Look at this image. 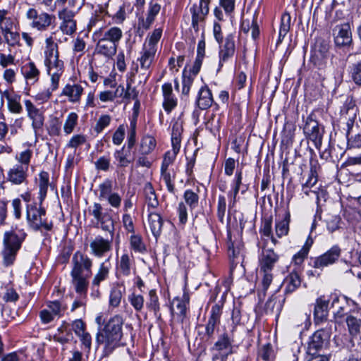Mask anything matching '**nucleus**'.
Listing matches in <instances>:
<instances>
[{
	"instance_id": "423d86ee",
	"label": "nucleus",
	"mask_w": 361,
	"mask_h": 361,
	"mask_svg": "<svg viewBox=\"0 0 361 361\" xmlns=\"http://www.w3.org/2000/svg\"><path fill=\"white\" fill-rule=\"evenodd\" d=\"M209 0H195L190 8L191 26L196 32H199L209 13Z\"/></svg>"
},
{
	"instance_id": "20e7f679",
	"label": "nucleus",
	"mask_w": 361,
	"mask_h": 361,
	"mask_svg": "<svg viewBox=\"0 0 361 361\" xmlns=\"http://www.w3.org/2000/svg\"><path fill=\"white\" fill-rule=\"evenodd\" d=\"M26 236L23 230H11L4 233L1 252L4 265L8 267L13 264Z\"/></svg>"
},
{
	"instance_id": "774afa93",
	"label": "nucleus",
	"mask_w": 361,
	"mask_h": 361,
	"mask_svg": "<svg viewBox=\"0 0 361 361\" xmlns=\"http://www.w3.org/2000/svg\"><path fill=\"white\" fill-rule=\"evenodd\" d=\"M122 292L119 288H113L110 293L109 304L112 307H118L121 301Z\"/></svg>"
},
{
	"instance_id": "c9c22d12",
	"label": "nucleus",
	"mask_w": 361,
	"mask_h": 361,
	"mask_svg": "<svg viewBox=\"0 0 361 361\" xmlns=\"http://www.w3.org/2000/svg\"><path fill=\"white\" fill-rule=\"evenodd\" d=\"M358 109L352 99H347L345 104L341 109V114L345 120L355 122Z\"/></svg>"
},
{
	"instance_id": "338daca9",
	"label": "nucleus",
	"mask_w": 361,
	"mask_h": 361,
	"mask_svg": "<svg viewBox=\"0 0 361 361\" xmlns=\"http://www.w3.org/2000/svg\"><path fill=\"white\" fill-rule=\"evenodd\" d=\"M125 134L126 127L123 124H121L118 127L113 135V143L116 145H120L124 140Z\"/></svg>"
},
{
	"instance_id": "49530a36",
	"label": "nucleus",
	"mask_w": 361,
	"mask_h": 361,
	"mask_svg": "<svg viewBox=\"0 0 361 361\" xmlns=\"http://www.w3.org/2000/svg\"><path fill=\"white\" fill-rule=\"evenodd\" d=\"M78 116L75 112H71L68 114L63 124V131L66 135L71 134L78 124Z\"/></svg>"
},
{
	"instance_id": "c85d7f7f",
	"label": "nucleus",
	"mask_w": 361,
	"mask_h": 361,
	"mask_svg": "<svg viewBox=\"0 0 361 361\" xmlns=\"http://www.w3.org/2000/svg\"><path fill=\"white\" fill-rule=\"evenodd\" d=\"M197 106L201 109L209 108L213 103V97L207 87H202L198 92Z\"/></svg>"
},
{
	"instance_id": "5701e85b",
	"label": "nucleus",
	"mask_w": 361,
	"mask_h": 361,
	"mask_svg": "<svg viewBox=\"0 0 361 361\" xmlns=\"http://www.w3.org/2000/svg\"><path fill=\"white\" fill-rule=\"evenodd\" d=\"M329 309V300L324 296L319 297L317 299L314 316L316 322H320L326 319Z\"/></svg>"
},
{
	"instance_id": "4d7b16f0",
	"label": "nucleus",
	"mask_w": 361,
	"mask_h": 361,
	"mask_svg": "<svg viewBox=\"0 0 361 361\" xmlns=\"http://www.w3.org/2000/svg\"><path fill=\"white\" fill-rule=\"evenodd\" d=\"M128 300L137 312L141 311L143 308L144 298L142 295L133 293L128 295Z\"/></svg>"
},
{
	"instance_id": "6e6552de",
	"label": "nucleus",
	"mask_w": 361,
	"mask_h": 361,
	"mask_svg": "<svg viewBox=\"0 0 361 361\" xmlns=\"http://www.w3.org/2000/svg\"><path fill=\"white\" fill-rule=\"evenodd\" d=\"M44 65L47 68L63 67V61L59 59V47L50 36L45 39L44 49Z\"/></svg>"
},
{
	"instance_id": "bb28decb",
	"label": "nucleus",
	"mask_w": 361,
	"mask_h": 361,
	"mask_svg": "<svg viewBox=\"0 0 361 361\" xmlns=\"http://www.w3.org/2000/svg\"><path fill=\"white\" fill-rule=\"evenodd\" d=\"M157 49L143 46L140 57L138 58L140 68L142 70H148L154 61Z\"/></svg>"
},
{
	"instance_id": "a878e982",
	"label": "nucleus",
	"mask_w": 361,
	"mask_h": 361,
	"mask_svg": "<svg viewBox=\"0 0 361 361\" xmlns=\"http://www.w3.org/2000/svg\"><path fill=\"white\" fill-rule=\"evenodd\" d=\"M148 224L152 235L157 238L161 233L163 226V219L157 212H150L148 214Z\"/></svg>"
},
{
	"instance_id": "6e6d98bb",
	"label": "nucleus",
	"mask_w": 361,
	"mask_h": 361,
	"mask_svg": "<svg viewBox=\"0 0 361 361\" xmlns=\"http://www.w3.org/2000/svg\"><path fill=\"white\" fill-rule=\"evenodd\" d=\"M195 76L192 75L190 73H187L185 70L183 73V87H182V94L185 95H188L190 90V87L192 85Z\"/></svg>"
},
{
	"instance_id": "c756f323",
	"label": "nucleus",
	"mask_w": 361,
	"mask_h": 361,
	"mask_svg": "<svg viewBox=\"0 0 361 361\" xmlns=\"http://www.w3.org/2000/svg\"><path fill=\"white\" fill-rule=\"evenodd\" d=\"M22 73L27 83L34 84L39 76V71L33 62H29L22 67Z\"/></svg>"
},
{
	"instance_id": "ddd939ff",
	"label": "nucleus",
	"mask_w": 361,
	"mask_h": 361,
	"mask_svg": "<svg viewBox=\"0 0 361 361\" xmlns=\"http://www.w3.org/2000/svg\"><path fill=\"white\" fill-rule=\"evenodd\" d=\"M234 37L235 36L232 33L227 35L224 43L220 46L218 71H219L223 67L224 64L228 62L235 54V44Z\"/></svg>"
},
{
	"instance_id": "393cba45",
	"label": "nucleus",
	"mask_w": 361,
	"mask_h": 361,
	"mask_svg": "<svg viewBox=\"0 0 361 361\" xmlns=\"http://www.w3.org/2000/svg\"><path fill=\"white\" fill-rule=\"evenodd\" d=\"M301 284L300 277L298 273L293 270L283 280L282 286L286 294L294 292Z\"/></svg>"
},
{
	"instance_id": "7c9ffc66",
	"label": "nucleus",
	"mask_w": 361,
	"mask_h": 361,
	"mask_svg": "<svg viewBox=\"0 0 361 361\" xmlns=\"http://www.w3.org/2000/svg\"><path fill=\"white\" fill-rule=\"evenodd\" d=\"M242 171L237 170L235 175V178L233 181L232 190L228 193L230 207H234L236 202V197L238 194L240 185L242 184Z\"/></svg>"
},
{
	"instance_id": "a19ab883",
	"label": "nucleus",
	"mask_w": 361,
	"mask_h": 361,
	"mask_svg": "<svg viewBox=\"0 0 361 361\" xmlns=\"http://www.w3.org/2000/svg\"><path fill=\"white\" fill-rule=\"evenodd\" d=\"M130 249L135 252L144 254L147 252V247L140 235H132L129 240Z\"/></svg>"
},
{
	"instance_id": "8fccbe9b",
	"label": "nucleus",
	"mask_w": 361,
	"mask_h": 361,
	"mask_svg": "<svg viewBox=\"0 0 361 361\" xmlns=\"http://www.w3.org/2000/svg\"><path fill=\"white\" fill-rule=\"evenodd\" d=\"M162 35V29L161 28H156L153 30L152 34L147 38L145 43L144 44L145 47H151L154 49L157 50V43L159 41Z\"/></svg>"
},
{
	"instance_id": "3c124183",
	"label": "nucleus",
	"mask_w": 361,
	"mask_h": 361,
	"mask_svg": "<svg viewBox=\"0 0 361 361\" xmlns=\"http://www.w3.org/2000/svg\"><path fill=\"white\" fill-rule=\"evenodd\" d=\"M312 244V240L308 239L305 245L293 257V262L296 265H300L307 257L310 246Z\"/></svg>"
},
{
	"instance_id": "f704fd0d",
	"label": "nucleus",
	"mask_w": 361,
	"mask_h": 361,
	"mask_svg": "<svg viewBox=\"0 0 361 361\" xmlns=\"http://www.w3.org/2000/svg\"><path fill=\"white\" fill-rule=\"evenodd\" d=\"M39 187V204H42L45 199L49 185V175L46 171H41L39 174V179L37 180Z\"/></svg>"
},
{
	"instance_id": "1a4fd4ad",
	"label": "nucleus",
	"mask_w": 361,
	"mask_h": 361,
	"mask_svg": "<svg viewBox=\"0 0 361 361\" xmlns=\"http://www.w3.org/2000/svg\"><path fill=\"white\" fill-rule=\"evenodd\" d=\"M331 334L330 329H322L315 331L308 343V353L314 355L317 351L327 348L329 344Z\"/></svg>"
},
{
	"instance_id": "0e129e2a",
	"label": "nucleus",
	"mask_w": 361,
	"mask_h": 361,
	"mask_svg": "<svg viewBox=\"0 0 361 361\" xmlns=\"http://www.w3.org/2000/svg\"><path fill=\"white\" fill-rule=\"evenodd\" d=\"M184 199L185 202L192 209L197 205L199 197L191 190H187L184 193Z\"/></svg>"
},
{
	"instance_id": "ea45409f",
	"label": "nucleus",
	"mask_w": 361,
	"mask_h": 361,
	"mask_svg": "<svg viewBox=\"0 0 361 361\" xmlns=\"http://www.w3.org/2000/svg\"><path fill=\"white\" fill-rule=\"evenodd\" d=\"M13 27H8L2 31V35L5 42L9 47H15L19 44L20 34L13 30Z\"/></svg>"
},
{
	"instance_id": "37998d69",
	"label": "nucleus",
	"mask_w": 361,
	"mask_h": 361,
	"mask_svg": "<svg viewBox=\"0 0 361 361\" xmlns=\"http://www.w3.org/2000/svg\"><path fill=\"white\" fill-rule=\"evenodd\" d=\"M146 306L149 310L154 312L155 317H160V314H159L160 309L159 298L155 290L152 289L149 290V299L146 303Z\"/></svg>"
},
{
	"instance_id": "bf43d9fd",
	"label": "nucleus",
	"mask_w": 361,
	"mask_h": 361,
	"mask_svg": "<svg viewBox=\"0 0 361 361\" xmlns=\"http://www.w3.org/2000/svg\"><path fill=\"white\" fill-rule=\"evenodd\" d=\"M114 157L118 162L117 165L119 167H126L132 162V160L128 159L127 154L124 152L123 148L116 150L114 154Z\"/></svg>"
},
{
	"instance_id": "a211bd4d",
	"label": "nucleus",
	"mask_w": 361,
	"mask_h": 361,
	"mask_svg": "<svg viewBox=\"0 0 361 361\" xmlns=\"http://www.w3.org/2000/svg\"><path fill=\"white\" fill-rule=\"evenodd\" d=\"M333 33L336 46L343 47L350 44L352 35L349 24L336 25Z\"/></svg>"
},
{
	"instance_id": "f03ea898",
	"label": "nucleus",
	"mask_w": 361,
	"mask_h": 361,
	"mask_svg": "<svg viewBox=\"0 0 361 361\" xmlns=\"http://www.w3.org/2000/svg\"><path fill=\"white\" fill-rule=\"evenodd\" d=\"M122 337V321L118 317L111 319L104 329L97 333L96 342L104 345L105 355L111 354L120 345Z\"/></svg>"
},
{
	"instance_id": "dca6fc26",
	"label": "nucleus",
	"mask_w": 361,
	"mask_h": 361,
	"mask_svg": "<svg viewBox=\"0 0 361 361\" xmlns=\"http://www.w3.org/2000/svg\"><path fill=\"white\" fill-rule=\"evenodd\" d=\"M279 256L271 248L264 247L259 257V272L272 271Z\"/></svg>"
},
{
	"instance_id": "052dcab7",
	"label": "nucleus",
	"mask_w": 361,
	"mask_h": 361,
	"mask_svg": "<svg viewBox=\"0 0 361 361\" xmlns=\"http://www.w3.org/2000/svg\"><path fill=\"white\" fill-rule=\"evenodd\" d=\"M111 121V117L109 115L104 114L102 115L97 120L96 125L94 126V131L97 133H100L103 131V130L109 126Z\"/></svg>"
},
{
	"instance_id": "f257e3e1",
	"label": "nucleus",
	"mask_w": 361,
	"mask_h": 361,
	"mask_svg": "<svg viewBox=\"0 0 361 361\" xmlns=\"http://www.w3.org/2000/svg\"><path fill=\"white\" fill-rule=\"evenodd\" d=\"M71 264V283L75 292L87 291L89 279L92 274V259L87 255L78 251L73 254Z\"/></svg>"
},
{
	"instance_id": "2f4dec72",
	"label": "nucleus",
	"mask_w": 361,
	"mask_h": 361,
	"mask_svg": "<svg viewBox=\"0 0 361 361\" xmlns=\"http://www.w3.org/2000/svg\"><path fill=\"white\" fill-rule=\"evenodd\" d=\"M133 264V255L128 252H124L121 256L117 262V269L123 276H129Z\"/></svg>"
},
{
	"instance_id": "6ab92c4d",
	"label": "nucleus",
	"mask_w": 361,
	"mask_h": 361,
	"mask_svg": "<svg viewBox=\"0 0 361 361\" xmlns=\"http://www.w3.org/2000/svg\"><path fill=\"white\" fill-rule=\"evenodd\" d=\"M4 98L7 100V107L11 113L20 114L23 112L20 95L12 90H6L2 92V99Z\"/></svg>"
},
{
	"instance_id": "58836bf2",
	"label": "nucleus",
	"mask_w": 361,
	"mask_h": 361,
	"mask_svg": "<svg viewBox=\"0 0 361 361\" xmlns=\"http://www.w3.org/2000/svg\"><path fill=\"white\" fill-rule=\"evenodd\" d=\"M176 178V173L173 170L169 169H161V179L165 183L167 190L170 193H175V186L173 181Z\"/></svg>"
},
{
	"instance_id": "39448f33",
	"label": "nucleus",
	"mask_w": 361,
	"mask_h": 361,
	"mask_svg": "<svg viewBox=\"0 0 361 361\" xmlns=\"http://www.w3.org/2000/svg\"><path fill=\"white\" fill-rule=\"evenodd\" d=\"M30 27L40 32L46 31L55 20V16L46 12L39 13L34 8H29L25 13Z\"/></svg>"
},
{
	"instance_id": "9b49d317",
	"label": "nucleus",
	"mask_w": 361,
	"mask_h": 361,
	"mask_svg": "<svg viewBox=\"0 0 361 361\" xmlns=\"http://www.w3.org/2000/svg\"><path fill=\"white\" fill-rule=\"evenodd\" d=\"M100 200L107 201L109 204L115 209L121 207L122 198L117 192H112V184L110 180H106L99 186Z\"/></svg>"
},
{
	"instance_id": "69168bd1",
	"label": "nucleus",
	"mask_w": 361,
	"mask_h": 361,
	"mask_svg": "<svg viewBox=\"0 0 361 361\" xmlns=\"http://www.w3.org/2000/svg\"><path fill=\"white\" fill-rule=\"evenodd\" d=\"M350 73L354 82L361 85V61L352 66Z\"/></svg>"
},
{
	"instance_id": "4468645a",
	"label": "nucleus",
	"mask_w": 361,
	"mask_h": 361,
	"mask_svg": "<svg viewBox=\"0 0 361 361\" xmlns=\"http://www.w3.org/2000/svg\"><path fill=\"white\" fill-rule=\"evenodd\" d=\"M341 253V250L339 246L334 245L325 253L315 258L313 267L317 269H322L333 264L338 259Z\"/></svg>"
},
{
	"instance_id": "7ed1b4c3",
	"label": "nucleus",
	"mask_w": 361,
	"mask_h": 361,
	"mask_svg": "<svg viewBox=\"0 0 361 361\" xmlns=\"http://www.w3.org/2000/svg\"><path fill=\"white\" fill-rule=\"evenodd\" d=\"M123 37V32L118 27H111L102 32L101 29L94 32L93 38L97 39L95 51L107 59H111L116 53L118 44Z\"/></svg>"
},
{
	"instance_id": "72a5a7b5",
	"label": "nucleus",
	"mask_w": 361,
	"mask_h": 361,
	"mask_svg": "<svg viewBox=\"0 0 361 361\" xmlns=\"http://www.w3.org/2000/svg\"><path fill=\"white\" fill-rule=\"evenodd\" d=\"M329 46L327 42L319 39L313 48V57L317 61H323L328 57Z\"/></svg>"
},
{
	"instance_id": "e2e57ef3",
	"label": "nucleus",
	"mask_w": 361,
	"mask_h": 361,
	"mask_svg": "<svg viewBox=\"0 0 361 361\" xmlns=\"http://www.w3.org/2000/svg\"><path fill=\"white\" fill-rule=\"evenodd\" d=\"M281 308V302L279 300H277V297L275 295H272L265 304V310L267 312H273L275 309L279 312Z\"/></svg>"
},
{
	"instance_id": "680f3d73",
	"label": "nucleus",
	"mask_w": 361,
	"mask_h": 361,
	"mask_svg": "<svg viewBox=\"0 0 361 361\" xmlns=\"http://www.w3.org/2000/svg\"><path fill=\"white\" fill-rule=\"evenodd\" d=\"M258 356L265 361L270 360L274 357V351L271 344L262 345L258 352Z\"/></svg>"
},
{
	"instance_id": "412c9836",
	"label": "nucleus",
	"mask_w": 361,
	"mask_h": 361,
	"mask_svg": "<svg viewBox=\"0 0 361 361\" xmlns=\"http://www.w3.org/2000/svg\"><path fill=\"white\" fill-rule=\"evenodd\" d=\"M161 90L164 97L163 108L165 111L169 114L177 106L178 99L173 94L172 85L171 83H164L161 87Z\"/></svg>"
},
{
	"instance_id": "603ef678",
	"label": "nucleus",
	"mask_w": 361,
	"mask_h": 361,
	"mask_svg": "<svg viewBox=\"0 0 361 361\" xmlns=\"http://www.w3.org/2000/svg\"><path fill=\"white\" fill-rule=\"evenodd\" d=\"M231 347V342L228 336L226 334H223L215 343L212 348V351L222 352L224 350H229Z\"/></svg>"
},
{
	"instance_id": "473e14b6",
	"label": "nucleus",
	"mask_w": 361,
	"mask_h": 361,
	"mask_svg": "<svg viewBox=\"0 0 361 361\" xmlns=\"http://www.w3.org/2000/svg\"><path fill=\"white\" fill-rule=\"evenodd\" d=\"M290 217L289 212H286L282 217L279 216V219L276 220L275 231L278 237L281 238L288 234Z\"/></svg>"
},
{
	"instance_id": "b1692460",
	"label": "nucleus",
	"mask_w": 361,
	"mask_h": 361,
	"mask_svg": "<svg viewBox=\"0 0 361 361\" xmlns=\"http://www.w3.org/2000/svg\"><path fill=\"white\" fill-rule=\"evenodd\" d=\"M83 87L79 84H67L62 90L61 95L68 97L71 103H78L83 92Z\"/></svg>"
},
{
	"instance_id": "5fc2aeb1",
	"label": "nucleus",
	"mask_w": 361,
	"mask_h": 361,
	"mask_svg": "<svg viewBox=\"0 0 361 361\" xmlns=\"http://www.w3.org/2000/svg\"><path fill=\"white\" fill-rule=\"evenodd\" d=\"M90 214L92 215L97 221V224L101 221L102 218L109 213L107 210L104 211L102 206L99 203L94 202L89 209Z\"/></svg>"
},
{
	"instance_id": "9d476101",
	"label": "nucleus",
	"mask_w": 361,
	"mask_h": 361,
	"mask_svg": "<svg viewBox=\"0 0 361 361\" xmlns=\"http://www.w3.org/2000/svg\"><path fill=\"white\" fill-rule=\"evenodd\" d=\"M161 8V6L160 4L154 0L150 1L148 3L145 15L138 18L139 28L145 30H149L160 13Z\"/></svg>"
},
{
	"instance_id": "aec40b11",
	"label": "nucleus",
	"mask_w": 361,
	"mask_h": 361,
	"mask_svg": "<svg viewBox=\"0 0 361 361\" xmlns=\"http://www.w3.org/2000/svg\"><path fill=\"white\" fill-rule=\"evenodd\" d=\"M221 315V306L218 304L213 305L211 309L208 322L205 326V335L207 336L208 338L213 337L215 329L220 323Z\"/></svg>"
},
{
	"instance_id": "79ce46f5",
	"label": "nucleus",
	"mask_w": 361,
	"mask_h": 361,
	"mask_svg": "<svg viewBox=\"0 0 361 361\" xmlns=\"http://www.w3.org/2000/svg\"><path fill=\"white\" fill-rule=\"evenodd\" d=\"M97 225L102 231L108 232L111 236H114L115 221L110 213L104 215Z\"/></svg>"
},
{
	"instance_id": "2eb2a0df",
	"label": "nucleus",
	"mask_w": 361,
	"mask_h": 361,
	"mask_svg": "<svg viewBox=\"0 0 361 361\" xmlns=\"http://www.w3.org/2000/svg\"><path fill=\"white\" fill-rule=\"evenodd\" d=\"M303 130L306 136L313 141L317 147L321 145L323 132L320 130L318 122L312 118V115L307 118Z\"/></svg>"
},
{
	"instance_id": "cd10ccee",
	"label": "nucleus",
	"mask_w": 361,
	"mask_h": 361,
	"mask_svg": "<svg viewBox=\"0 0 361 361\" xmlns=\"http://www.w3.org/2000/svg\"><path fill=\"white\" fill-rule=\"evenodd\" d=\"M109 260V259L105 260L99 264V269L92 281V286L98 287L102 281H105L109 277L110 271Z\"/></svg>"
},
{
	"instance_id": "de8ad7c7",
	"label": "nucleus",
	"mask_w": 361,
	"mask_h": 361,
	"mask_svg": "<svg viewBox=\"0 0 361 361\" xmlns=\"http://www.w3.org/2000/svg\"><path fill=\"white\" fill-rule=\"evenodd\" d=\"M290 26V16L288 13H285L281 17V26L279 29V39L277 44L282 42L283 39L287 35Z\"/></svg>"
},
{
	"instance_id": "864d4df0",
	"label": "nucleus",
	"mask_w": 361,
	"mask_h": 361,
	"mask_svg": "<svg viewBox=\"0 0 361 361\" xmlns=\"http://www.w3.org/2000/svg\"><path fill=\"white\" fill-rule=\"evenodd\" d=\"M346 323L350 334L352 336H356L360 331L361 320L350 315L346 318Z\"/></svg>"
},
{
	"instance_id": "4c0bfd02",
	"label": "nucleus",
	"mask_w": 361,
	"mask_h": 361,
	"mask_svg": "<svg viewBox=\"0 0 361 361\" xmlns=\"http://www.w3.org/2000/svg\"><path fill=\"white\" fill-rule=\"evenodd\" d=\"M17 20L10 13L9 11L0 8V30L2 31L8 27H14Z\"/></svg>"
},
{
	"instance_id": "09e8293b",
	"label": "nucleus",
	"mask_w": 361,
	"mask_h": 361,
	"mask_svg": "<svg viewBox=\"0 0 361 361\" xmlns=\"http://www.w3.org/2000/svg\"><path fill=\"white\" fill-rule=\"evenodd\" d=\"M156 146L155 139L150 135L145 136L141 141L140 152L142 154H149Z\"/></svg>"
},
{
	"instance_id": "e433bc0d",
	"label": "nucleus",
	"mask_w": 361,
	"mask_h": 361,
	"mask_svg": "<svg viewBox=\"0 0 361 361\" xmlns=\"http://www.w3.org/2000/svg\"><path fill=\"white\" fill-rule=\"evenodd\" d=\"M145 202L148 209H155L159 206V201L155 190L150 183H147L144 187Z\"/></svg>"
},
{
	"instance_id": "f3484780",
	"label": "nucleus",
	"mask_w": 361,
	"mask_h": 361,
	"mask_svg": "<svg viewBox=\"0 0 361 361\" xmlns=\"http://www.w3.org/2000/svg\"><path fill=\"white\" fill-rule=\"evenodd\" d=\"M25 106L28 118L32 120V128L35 133H37L44 125V117L43 114L30 100L27 99L25 101Z\"/></svg>"
},
{
	"instance_id": "a18cd8bd",
	"label": "nucleus",
	"mask_w": 361,
	"mask_h": 361,
	"mask_svg": "<svg viewBox=\"0 0 361 361\" xmlns=\"http://www.w3.org/2000/svg\"><path fill=\"white\" fill-rule=\"evenodd\" d=\"M137 114H134L130 119V128L128 133L127 143L128 148L131 149L136 142V127H137Z\"/></svg>"
},
{
	"instance_id": "13d9d810",
	"label": "nucleus",
	"mask_w": 361,
	"mask_h": 361,
	"mask_svg": "<svg viewBox=\"0 0 361 361\" xmlns=\"http://www.w3.org/2000/svg\"><path fill=\"white\" fill-rule=\"evenodd\" d=\"M317 183V176L316 175V172L313 170H311L308 175L307 180L304 184H302V190L307 195H310V192H313L314 193H316L315 191L308 190L307 189L314 187Z\"/></svg>"
},
{
	"instance_id": "c03bdc74",
	"label": "nucleus",
	"mask_w": 361,
	"mask_h": 361,
	"mask_svg": "<svg viewBox=\"0 0 361 361\" xmlns=\"http://www.w3.org/2000/svg\"><path fill=\"white\" fill-rule=\"evenodd\" d=\"M334 343L338 350H341L344 348H347L352 351V348L354 346V343L352 339L349 340L346 334H339L336 335L334 338Z\"/></svg>"
},
{
	"instance_id": "4be33fe9",
	"label": "nucleus",
	"mask_w": 361,
	"mask_h": 361,
	"mask_svg": "<svg viewBox=\"0 0 361 361\" xmlns=\"http://www.w3.org/2000/svg\"><path fill=\"white\" fill-rule=\"evenodd\" d=\"M27 167L16 164L11 168L7 173V180L14 185L23 183L27 176Z\"/></svg>"
},
{
	"instance_id": "0eeeda50",
	"label": "nucleus",
	"mask_w": 361,
	"mask_h": 361,
	"mask_svg": "<svg viewBox=\"0 0 361 361\" xmlns=\"http://www.w3.org/2000/svg\"><path fill=\"white\" fill-rule=\"evenodd\" d=\"M46 214L44 208L36 206L28 205L27 207V219L29 226L35 231H38L44 228L46 231H50L52 228V223H47L43 217Z\"/></svg>"
},
{
	"instance_id": "f8f14e48",
	"label": "nucleus",
	"mask_w": 361,
	"mask_h": 361,
	"mask_svg": "<svg viewBox=\"0 0 361 361\" xmlns=\"http://www.w3.org/2000/svg\"><path fill=\"white\" fill-rule=\"evenodd\" d=\"M114 236L104 238L101 235H97L90 243L91 253L96 257H102L112 250Z\"/></svg>"
}]
</instances>
